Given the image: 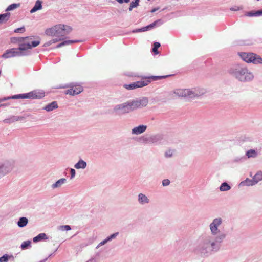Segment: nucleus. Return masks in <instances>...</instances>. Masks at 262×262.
<instances>
[{"label": "nucleus", "instance_id": "obj_17", "mask_svg": "<svg viewBox=\"0 0 262 262\" xmlns=\"http://www.w3.org/2000/svg\"><path fill=\"white\" fill-rule=\"evenodd\" d=\"M28 222V219L26 217H20L17 223V225L19 227H24L27 224Z\"/></svg>", "mask_w": 262, "mask_h": 262}, {"label": "nucleus", "instance_id": "obj_13", "mask_svg": "<svg viewBox=\"0 0 262 262\" xmlns=\"http://www.w3.org/2000/svg\"><path fill=\"white\" fill-rule=\"evenodd\" d=\"M161 23V20L160 19H158V20H156L155 21H154V23H152V24L146 26V27H143L141 29H138L136 31H134L133 32H144V31H146L148 30H149V29H152L153 28H154L158 24H160Z\"/></svg>", "mask_w": 262, "mask_h": 262}, {"label": "nucleus", "instance_id": "obj_18", "mask_svg": "<svg viewBox=\"0 0 262 262\" xmlns=\"http://www.w3.org/2000/svg\"><path fill=\"white\" fill-rule=\"evenodd\" d=\"M48 237L45 233H40L37 236L33 238V241L34 242H37L41 239H46Z\"/></svg>", "mask_w": 262, "mask_h": 262}, {"label": "nucleus", "instance_id": "obj_27", "mask_svg": "<svg viewBox=\"0 0 262 262\" xmlns=\"http://www.w3.org/2000/svg\"><path fill=\"white\" fill-rule=\"evenodd\" d=\"M19 6V4H12L10 5H9L7 8L6 9L7 11H11L12 10H14L17 8H18Z\"/></svg>", "mask_w": 262, "mask_h": 262}, {"label": "nucleus", "instance_id": "obj_33", "mask_svg": "<svg viewBox=\"0 0 262 262\" xmlns=\"http://www.w3.org/2000/svg\"><path fill=\"white\" fill-rule=\"evenodd\" d=\"M8 257L7 255H4L0 258V262H7Z\"/></svg>", "mask_w": 262, "mask_h": 262}, {"label": "nucleus", "instance_id": "obj_2", "mask_svg": "<svg viewBox=\"0 0 262 262\" xmlns=\"http://www.w3.org/2000/svg\"><path fill=\"white\" fill-rule=\"evenodd\" d=\"M167 76H151L143 77L140 81L134 82L130 84H125L124 87L127 90H133L148 85L151 81H156L167 77Z\"/></svg>", "mask_w": 262, "mask_h": 262}, {"label": "nucleus", "instance_id": "obj_36", "mask_svg": "<svg viewBox=\"0 0 262 262\" xmlns=\"http://www.w3.org/2000/svg\"><path fill=\"white\" fill-rule=\"evenodd\" d=\"M71 178H73L75 175V170L74 169H71Z\"/></svg>", "mask_w": 262, "mask_h": 262}, {"label": "nucleus", "instance_id": "obj_29", "mask_svg": "<svg viewBox=\"0 0 262 262\" xmlns=\"http://www.w3.org/2000/svg\"><path fill=\"white\" fill-rule=\"evenodd\" d=\"M30 244H31V242L29 241H25L21 245V248L23 249H25L27 248V247L30 245Z\"/></svg>", "mask_w": 262, "mask_h": 262}, {"label": "nucleus", "instance_id": "obj_23", "mask_svg": "<svg viewBox=\"0 0 262 262\" xmlns=\"http://www.w3.org/2000/svg\"><path fill=\"white\" fill-rule=\"evenodd\" d=\"M139 201L141 203H148L149 201L147 197L142 193L139 194Z\"/></svg>", "mask_w": 262, "mask_h": 262}, {"label": "nucleus", "instance_id": "obj_38", "mask_svg": "<svg viewBox=\"0 0 262 262\" xmlns=\"http://www.w3.org/2000/svg\"><path fill=\"white\" fill-rule=\"evenodd\" d=\"M172 155V151H170V150H169V151H168V152H167L166 153V156H168H168H169V157H170Z\"/></svg>", "mask_w": 262, "mask_h": 262}, {"label": "nucleus", "instance_id": "obj_21", "mask_svg": "<svg viewBox=\"0 0 262 262\" xmlns=\"http://www.w3.org/2000/svg\"><path fill=\"white\" fill-rule=\"evenodd\" d=\"M66 181V179H64V178L60 179L52 185V187L53 188L59 187L61 186V185L64 184Z\"/></svg>", "mask_w": 262, "mask_h": 262}, {"label": "nucleus", "instance_id": "obj_32", "mask_svg": "<svg viewBox=\"0 0 262 262\" xmlns=\"http://www.w3.org/2000/svg\"><path fill=\"white\" fill-rule=\"evenodd\" d=\"M60 229L62 230H67V231H69V230H70L71 229L70 226L69 225H63V226H61L60 227Z\"/></svg>", "mask_w": 262, "mask_h": 262}, {"label": "nucleus", "instance_id": "obj_8", "mask_svg": "<svg viewBox=\"0 0 262 262\" xmlns=\"http://www.w3.org/2000/svg\"><path fill=\"white\" fill-rule=\"evenodd\" d=\"M23 51V50H19V48L18 49H10L7 50L5 53L3 54L2 57L5 58H9L17 56H22L24 55L21 52Z\"/></svg>", "mask_w": 262, "mask_h": 262}, {"label": "nucleus", "instance_id": "obj_41", "mask_svg": "<svg viewBox=\"0 0 262 262\" xmlns=\"http://www.w3.org/2000/svg\"><path fill=\"white\" fill-rule=\"evenodd\" d=\"M214 245V243H212L211 244L212 246H213Z\"/></svg>", "mask_w": 262, "mask_h": 262}, {"label": "nucleus", "instance_id": "obj_12", "mask_svg": "<svg viewBox=\"0 0 262 262\" xmlns=\"http://www.w3.org/2000/svg\"><path fill=\"white\" fill-rule=\"evenodd\" d=\"M40 43V41L39 40H36L33 41L31 42V44L30 43H26V44H21L20 45L19 47V50H26L28 49H30L32 48V47H37L38 45Z\"/></svg>", "mask_w": 262, "mask_h": 262}, {"label": "nucleus", "instance_id": "obj_24", "mask_svg": "<svg viewBox=\"0 0 262 262\" xmlns=\"http://www.w3.org/2000/svg\"><path fill=\"white\" fill-rule=\"evenodd\" d=\"M247 16L252 17V16H259L262 15V10H258L256 12H248L246 14Z\"/></svg>", "mask_w": 262, "mask_h": 262}, {"label": "nucleus", "instance_id": "obj_7", "mask_svg": "<svg viewBox=\"0 0 262 262\" xmlns=\"http://www.w3.org/2000/svg\"><path fill=\"white\" fill-rule=\"evenodd\" d=\"M241 58L246 62L258 64L262 63V58L260 56L253 53H239Z\"/></svg>", "mask_w": 262, "mask_h": 262}, {"label": "nucleus", "instance_id": "obj_40", "mask_svg": "<svg viewBox=\"0 0 262 262\" xmlns=\"http://www.w3.org/2000/svg\"><path fill=\"white\" fill-rule=\"evenodd\" d=\"M157 10H158V9H157V8H154V9H153L151 11V12L152 13H153V12H155L156 11H157Z\"/></svg>", "mask_w": 262, "mask_h": 262}, {"label": "nucleus", "instance_id": "obj_9", "mask_svg": "<svg viewBox=\"0 0 262 262\" xmlns=\"http://www.w3.org/2000/svg\"><path fill=\"white\" fill-rule=\"evenodd\" d=\"M83 91V88L79 84H73L70 86V89L67 90L65 93L71 95H77Z\"/></svg>", "mask_w": 262, "mask_h": 262}, {"label": "nucleus", "instance_id": "obj_20", "mask_svg": "<svg viewBox=\"0 0 262 262\" xmlns=\"http://www.w3.org/2000/svg\"><path fill=\"white\" fill-rule=\"evenodd\" d=\"M86 166V163L84 161L81 160L77 163L75 165V167L76 169L84 168Z\"/></svg>", "mask_w": 262, "mask_h": 262}, {"label": "nucleus", "instance_id": "obj_3", "mask_svg": "<svg viewBox=\"0 0 262 262\" xmlns=\"http://www.w3.org/2000/svg\"><path fill=\"white\" fill-rule=\"evenodd\" d=\"M147 103V99H144L141 101H135L131 102H127L123 104L118 105L116 107V110H120L121 113H126L132 111L133 110L141 107L143 106V104Z\"/></svg>", "mask_w": 262, "mask_h": 262}, {"label": "nucleus", "instance_id": "obj_5", "mask_svg": "<svg viewBox=\"0 0 262 262\" xmlns=\"http://www.w3.org/2000/svg\"><path fill=\"white\" fill-rule=\"evenodd\" d=\"M205 93L202 89H194L193 90L189 89H178L174 92V94L179 97H187L188 98H194L200 96Z\"/></svg>", "mask_w": 262, "mask_h": 262}, {"label": "nucleus", "instance_id": "obj_16", "mask_svg": "<svg viewBox=\"0 0 262 262\" xmlns=\"http://www.w3.org/2000/svg\"><path fill=\"white\" fill-rule=\"evenodd\" d=\"M57 107H58V105H57V102L55 101H54V102H52V103L49 104L48 105H47L45 107V108L47 111H51L53 110H54V108H56Z\"/></svg>", "mask_w": 262, "mask_h": 262}, {"label": "nucleus", "instance_id": "obj_14", "mask_svg": "<svg viewBox=\"0 0 262 262\" xmlns=\"http://www.w3.org/2000/svg\"><path fill=\"white\" fill-rule=\"evenodd\" d=\"M146 127L145 125H139L132 129V134L136 135L141 134L146 130Z\"/></svg>", "mask_w": 262, "mask_h": 262}, {"label": "nucleus", "instance_id": "obj_30", "mask_svg": "<svg viewBox=\"0 0 262 262\" xmlns=\"http://www.w3.org/2000/svg\"><path fill=\"white\" fill-rule=\"evenodd\" d=\"M139 0H135L132 2L130 5L129 10H131L133 8L136 7L138 5Z\"/></svg>", "mask_w": 262, "mask_h": 262}, {"label": "nucleus", "instance_id": "obj_31", "mask_svg": "<svg viewBox=\"0 0 262 262\" xmlns=\"http://www.w3.org/2000/svg\"><path fill=\"white\" fill-rule=\"evenodd\" d=\"M116 234H117V233H115V234H112V235H111L110 237H108L107 238V239H105V240H104V241H103L102 242L100 243V244H101V245H103V244H105V243H106L108 241H109V240H110V239H112L113 238H114V237L116 236Z\"/></svg>", "mask_w": 262, "mask_h": 262}, {"label": "nucleus", "instance_id": "obj_6", "mask_svg": "<svg viewBox=\"0 0 262 262\" xmlns=\"http://www.w3.org/2000/svg\"><path fill=\"white\" fill-rule=\"evenodd\" d=\"M45 96L43 91L34 90L29 93L15 95L12 97L13 99H40Z\"/></svg>", "mask_w": 262, "mask_h": 262}, {"label": "nucleus", "instance_id": "obj_26", "mask_svg": "<svg viewBox=\"0 0 262 262\" xmlns=\"http://www.w3.org/2000/svg\"><path fill=\"white\" fill-rule=\"evenodd\" d=\"M257 155L256 152L254 149H250L247 151L246 152V156L248 158L250 157H255Z\"/></svg>", "mask_w": 262, "mask_h": 262}, {"label": "nucleus", "instance_id": "obj_1", "mask_svg": "<svg viewBox=\"0 0 262 262\" xmlns=\"http://www.w3.org/2000/svg\"><path fill=\"white\" fill-rule=\"evenodd\" d=\"M72 30V29L70 26L62 24L56 25L47 29L45 30L46 34L48 36L56 37V38L49 41L46 45L50 46L52 43L63 40L65 36L69 34Z\"/></svg>", "mask_w": 262, "mask_h": 262}, {"label": "nucleus", "instance_id": "obj_10", "mask_svg": "<svg viewBox=\"0 0 262 262\" xmlns=\"http://www.w3.org/2000/svg\"><path fill=\"white\" fill-rule=\"evenodd\" d=\"M262 180V172L259 171L253 177L252 180L247 179L245 181L246 184L248 186L253 185Z\"/></svg>", "mask_w": 262, "mask_h": 262}, {"label": "nucleus", "instance_id": "obj_37", "mask_svg": "<svg viewBox=\"0 0 262 262\" xmlns=\"http://www.w3.org/2000/svg\"><path fill=\"white\" fill-rule=\"evenodd\" d=\"M119 3H123V2L128 3L129 2V0H116Z\"/></svg>", "mask_w": 262, "mask_h": 262}, {"label": "nucleus", "instance_id": "obj_4", "mask_svg": "<svg viewBox=\"0 0 262 262\" xmlns=\"http://www.w3.org/2000/svg\"><path fill=\"white\" fill-rule=\"evenodd\" d=\"M231 73L241 81H249L253 79V74L249 72L246 68L237 67L232 70Z\"/></svg>", "mask_w": 262, "mask_h": 262}, {"label": "nucleus", "instance_id": "obj_39", "mask_svg": "<svg viewBox=\"0 0 262 262\" xmlns=\"http://www.w3.org/2000/svg\"><path fill=\"white\" fill-rule=\"evenodd\" d=\"M24 38L20 37V38H18L17 40H18V41H19V42H21V41H23V40H24Z\"/></svg>", "mask_w": 262, "mask_h": 262}, {"label": "nucleus", "instance_id": "obj_22", "mask_svg": "<svg viewBox=\"0 0 262 262\" xmlns=\"http://www.w3.org/2000/svg\"><path fill=\"white\" fill-rule=\"evenodd\" d=\"M80 42L79 40H67V41H63L62 42L58 44L57 46V48H60L63 46H66V45H68L70 43H75V42Z\"/></svg>", "mask_w": 262, "mask_h": 262}, {"label": "nucleus", "instance_id": "obj_15", "mask_svg": "<svg viewBox=\"0 0 262 262\" xmlns=\"http://www.w3.org/2000/svg\"><path fill=\"white\" fill-rule=\"evenodd\" d=\"M41 8H42L41 2L40 0H37L33 8L30 10V12L31 13H33L35 12V11L41 9Z\"/></svg>", "mask_w": 262, "mask_h": 262}, {"label": "nucleus", "instance_id": "obj_34", "mask_svg": "<svg viewBox=\"0 0 262 262\" xmlns=\"http://www.w3.org/2000/svg\"><path fill=\"white\" fill-rule=\"evenodd\" d=\"M25 30V29L24 27H21V28H17L15 30H14V32L15 33H18V32H24Z\"/></svg>", "mask_w": 262, "mask_h": 262}, {"label": "nucleus", "instance_id": "obj_19", "mask_svg": "<svg viewBox=\"0 0 262 262\" xmlns=\"http://www.w3.org/2000/svg\"><path fill=\"white\" fill-rule=\"evenodd\" d=\"M10 16V13L0 14V23H3L7 21L9 19Z\"/></svg>", "mask_w": 262, "mask_h": 262}, {"label": "nucleus", "instance_id": "obj_35", "mask_svg": "<svg viewBox=\"0 0 262 262\" xmlns=\"http://www.w3.org/2000/svg\"><path fill=\"white\" fill-rule=\"evenodd\" d=\"M170 183V181L168 179H165L162 182L163 186H168Z\"/></svg>", "mask_w": 262, "mask_h": 262}, {"label": "nucleus", "instance_id": "obj_25", "mask_svg": "<svg viewBox=\"0 0 262 262\" xmlns=\"http://www.w3.org/2000/svg\"><path fill=\"white\" fill-rule=\"evenodd\" d=\"M230 186L227 183H223L220 186V189L222 191H227L230 189Z\"/></svg>", "mask_w": 262, "mask_h": 262}, {"label": "nucleus", "instance_id": "obj_28", "mask_svg": "<svg viewBox=\"0 0 262 262\" xmlns=\"http://www.w3.org/2000/svg\"><path fill=\"white\" fill-rule=\"evenodd\" d=\"M160 44L159 42H155L154 43V47L152 49V51L155 54H157L158 52H157V49L159 47H160Z\"/></svg>", "mask_w": 262, "mask_h": 262}, {"label": "nucleus", "instance_id": "obj_11", "mask_svg": "<svg viewBox=\"0 0 262 262\" xmlns=\"http://www.w3.org/2000/svg\"><path fill=\"white\" fill-rule=\"evenodd\" d=\"M222 223L221 219H215L213 220V222L210 224V228L212 233L216 234L217 233V227L221 225Z\"/></svg>", "mask_w": 262, "mask_h": 262}]
</instances>
